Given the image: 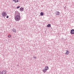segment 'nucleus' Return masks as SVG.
<instances>
[{
  "label": "nucleus",
  "mask_w": 74,
  "mask_h": 74,
  "mask_svg": "<svg viewBox=\"0 0 74 74\" xmlns=\"http://www.w3.org/2000/svg\"><path fill=\"white\" fill-rule=\"evenodd\" d=\"M45 69L47 71L49 69V67L48 66H46L45 68Z\"/></svg>",
  "instance_id": "nucleus-6"
},
{
  "label": "nucleus",
  "mask_w": 74,
  "mask_h": 74,
  "mask_svg": "<svg viewBox=\"0 0 74 74\" xmlns=\"http://www.w3.org/2000/svg\"><path fill=\"white\" fill-rule=\"evenodd\" d=\"M14 19L16 21H19L21 19V15H16L14 17Z\"/></svg>",
  "instance_id": "nucleus-1"
},
{
  "label": "nucleus",
  "mask_w": 74,
  "mask_h": 74,
  "mask_svg": "<svg viewBox=\"0 0 74 74\" xmlns=\"http://www.w3.org/2000/svg\"><path fill=\"white\" fill-rule=\"evenodd\" d=\"M19 8H20V6H17L16 8H17V9Z\"/></svg>",
  "instance_id": "nucleus-17"
},
{
  "label": "nucleus",
  "mask_w": 74,
  "mask_h": 74,
  "mask_svg": "<svg viewBox=\"0 0 74 74\" xmlns=\"http://www.w3.org/2000/svg\"><path fill=\"white\" fill-rule=\"evenodd\" d=\"M7 71L5 70H3L1 72V74H5Z\"/></svg>",
  "instance_id": "nucleus-5"
},
{
  "label": "nucleus",
  "mask_w": 74,
  "mask_h": 74,
  "mask_svg": "<svg viewBox=\"0 0 74 74\" xmlns=\"http://www.w3.org/2000/svg\"><path fill=\"white\" fill-rule=\"evenodd\" d=\"M56 15H60V12L59 11H56L55 13Z\"/></svg>",
  "instance_id": "nucleus-4"
},
{
  "label": "nucleus",
  "mask_w": 74,
  "mask_h": 74,
  "mask_svg": "<svg viewBox=\"0 0 74 74\" xmlns=\"http://www.w3.org/2000/svg\"><path fill=\"white\" fill-rule=\"evenodd\" d=\"M33 58H34V59H37V58L35 56H34Z\"/></svg>",
  "instance_id": "nucleus-16"
},
{
  "label": "nucleus",
  "mask_w": 74,
  "mask_h": 74,
  "mask_svg": "<svg viewBox=\"0 0 74 74\" xmlns=\"http://www.w3.org/2000/svg\"><path fill=\"white\" fill-rule=\"evenodd\" d=\"M43 72H44V73L47 72V71L45 69L42 70Z\"/></svg>",
  "instance_id": "nucleus-11"
},
{
  "label": "nucleus",
  "mask_w": 74,
  "mask_h": 74,
  "mask_svg": "<svg viewBox=\"0 0 74 74\" xmlns=\"http://www.w3.org/2000/svg\"><path fill=\"white\" fill-rule=\"evenodd\" d=\"M0 74H1V71H0Z\"/></svg>",
  "instance_id": "nucleus-19"
},
{
  "label": "nucleus",
  "mask_w": 74,
  "mask_h": 74,
  "mask_svg": "<svg viewBox=\"0 0 74 74\" xmlns=\"http://www.w3.org/2000/svg\"><path fill=\"white\" fill-rule=\"evenodd\" d=\"M2 15L4 17H6V16L7 15V13L5 12H3L2 13Z\"/></svg>",
  "instance_id": "nucleus-2"
},
{
  "label": "nucleus",
  "mask_w": 74,
  "mask_h": 74,
  "mask_svg": "<svg viewBox=\"0 0 74 74\" xmlns=\"http://www.w3.org/2000/svg\"><path fill=\"white\" fill-rule=\"evenodd\" d=\"M8 37L10 38L11 37V35H10L8 36Z\"/></svg>",
  "instance_id": "nucleus-15"
},
{
  "label": "nucleus",
  "mask_w": 74,
  "mask_h": 74,
  "mask_svg": "<svg viewBox=\"0 0 74 74\" xmlns=\"http://www.w3.org/2000/svg\"><path fill=\"white\" fill-rule=\"evenodd\" d=\"M13 1H15V0H13Z\"/></svg>",
  "instance_id": "nucleus-20"
},
{
  "label": "nucleus",
  "mask_w": 74,
  "mask_h": 74,
  "mask_svg": "<svg viewBox=\"0 0 74 74\" xmlns=\"http://www.w3.org/2000/svg\"><path fill=\"white\" fill-rule=\"evenodd\" d=\"M17 2H18V0H15V3H17Z\"/></svg>",
  "instance_id": "nucleus-14"
},
{
  "label": "nucleus",
  "mask_w": 74,
  "mask_h": 74,
  "mask_svg": "<svg viewBox=\"0 0 74 74\" xmlns=\"http://www.w3.org/2000/svg\"><path fill=\"white\" fill-rule=\"evenodd\" d=\"M47 26L48 27H51V24H49L47 25Z\"/></svg>",
  "instance_id": "nucleus-12"
},
{
  "label": "nucleus",
  "mask_w": 74,
  "mask_h": 74,
  "mask_svg": "<svg viewBox=\"0 0 74 74\" xmlns=\"http://www.w3.org/2000/svg\"><path fill=\"white\" fill-rule=\"evenodd\" d=\"M20 11H23L24 10V8H23L21 7L20 8Z\"/></svg>",
  "instance_id": "nucleus-9"
},
{
  "label": "nucleus",
  "mask_w": 74,
  "mask_h": 74,
  "mask_svg": "<svg viewBox=\"0 0 74 74\" xmlns=\"http://www.w3.org/2000/svg\"><path fill=\"white\" fill-rule=\"evenodd\" d=\"M16 15H20V13L18 11H15V16H16Z\"/></svg>",
  "instance_id": "nucleus-3"
},
{
  "label": "nucleus",
  "mask_w": 74,
  "mask_h": 74,
  "mask_svg": "<svg viewBox=\"0 0 74 74\" xmlns=\"http://www.w3.org/2000/svg\"><path fill=\"white\" fill-rule=\"evenodd\" d=\"M66 52L65 53V54H66V55H68V54H69V51L66 50Z\"/></svg>",
  "instance_id": "nucleus-10"
},
{
  "label": "nucleus",
  "mask_w": 74,
  "mask_h": 74,
  "mask_svg": "<svg viewBox=\"0 0 74 74\" xmlns=\"http://www.w3.org/2000/svg\"><path fill=\"white\" fill-rule=\"evenodd\" d=\"M40 15L41 16H43V15H44V13L42 12L40 13Z\"/></svg>",
  "instance_id": "nucleus-13"
},
{
  "label": "nucleus",
  "mask_w": 74,
  "mask_h": 74,
  "mask_svg": "<svg viewBox=\"0 0 74 74\" xmlns=\"http://www.w3.org/2000/svg\"><path fill=\"white\" fill-rule=\"evenodd\" d=\"M19 66L18 65H17V66Z\"/></svg>",
  "instance_id": "nucleus-21"
},
{
  "label": "nucleus",
  "mask_w": 74,
  "mask_h": 74,
  "mask_svg": "<svg viewBox=\"0 0 74 74\" xmlns=\"http://www.w3.org/2000/svg\"><path fill=\"white\" fill-rule=\"evenodd\" d=\"M71 33L73 34H74V29H72L71 31Z\"/></svg>",
  "instance_id": "nucleus-7"
},
{
  "label": "nucleus",
  "mask_w": 74,
  "mask_h": 74,
  "mask_svg": "<svg viewBox=\"0 0 74 74\" xmlns=\"http://www.w3.org/2000/svg\"><path fill=\"white\" fill-rule=\"evenodd\" d=\"M12 31L14 33H16V29H12Z\"/></svg>",
  "instance_id": "nucleus-8"
},
{
  "label": "nucleus",
  "mask_w": 74,
  "mask_h": 74,
  "mask_svg": "<svg viewBox=\"0 0 74 74\" xmlns=\"http://www.w3.org/2000/svg\"><path fill=\"white\" fill-rule=\"evenodd\" d=\"M9 17V16H6L7 18H8Z\"/></svg>",
  "instance_id": "nucleus-18"
}]
</instances>
